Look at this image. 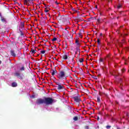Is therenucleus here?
<instances>
[{
    "label": "nucleus",
    "instance_id": "obj_20",
    "mask_svg": "<svg viewBox=\"0 0 129 129\" xmlns=\"http://www.w3.org/2000/svg\"><path fill=\"white\" fill-rule=\"evenodd\" d=\"M45 52H46V50H42V51H41V54H45Z\"/></svg>",
    "mask_w": 129,
    "mask_h": 129
},
{
    "label": "nucleus",
    "instance_id": "obj_18",
    "mask_svg": "<svg viewBox=\"0 0 129 129\" xmlns=\"http://www.w3.org/2000/svg\"><path fill=\"white\" fill-rule=\"evenodd\" d=\"M31 52L32 54H35V53H36V51H35L34 49H32Z\"/></svg>",
    "mask_w": 129,
    "mask_h": 129
},
{
    "label": "nucleus",
    "instance_id": "obj_9",
    "mask_svg": "<svg viewBox=\"0 0 129 129\" xmlns=\"http://www.w3.org/2000/svg\"><path fill=\"white\" fill-rule=\"evenodd\" d=\"M76 44L77 45V46H80V43H79V41L78 39L76 40Z\"/></svg>",
    "mask_w": 129,
    "mask_h": 129
},
{
    "label": "nucleus",
    "instance_id": "obj_26",
    "mask_svg": "<svg viewBox=\"0 0 129 129\" xmlns=\"http://www.w3.org/2000/svg\"><path fill=\"white\" fill-rule=\"evenodd\" d=\"M97 22H98V23H99V22H100V19H97Z\"/></svg>",
    "mask_w": 129,
    "mask_h": 129
},
{
    "label": "nucleus",
    "instance_id": "obj_4",
    "mask_svg": "<svg viewBox=\"0 0 129 129\" xmlns=\"http://www.w3.org/2000/svg\"><path fill=\"white\" fill-rule=\"evenodd\" d=\"M74 99L76 102H80V101H81V99H80V97L79 96L74 97Z\"/></svg>",
    "mask_w": 129,
    "mask_h": 129
},
{
    "label": "nucleus",
    "instance_id": "obj_28",
    "mask_svg": "<svg viewBox=\"0 0 129 129\" xmlns=\"http://www.w3.org/2000/svg\"><path fill=\"white\" fill-rule=\"evenodd\" d=\"M31 97L32 98H34L35 97V96H32Z\"/></svg>",
    "mask_w": 129,
    "mask_h": 129
},
{
    "label": "nucleus",
    "instance_id": "obj_8",
    "mask_svg": "<svg viewBox=\"0 0 129 129\" xmlns=\"http://www.w3.org/2000/svg\"><path fill=\"white\" fill-rule=\"evenodd\" d=\"M11 54L13 57H16V53H15V51L14 50L11 51Z\"/></svg>",
    "mask_w": 129,
    "mask_h": 129
},
{
    "label": "nucleus",
    "instance_id": "obj_32",
    "mask_svg": "<svg viewBox=\"0 0 129 129\" xmlns=\"http://www.w3.org/2000/svg\"><path fill=\"white\" fill-rule=\"evenodd\" d=\"M97 120H99V117H98Z\"/></svg>",
    "mask_w": 129,
    "mask_h": 129
},
{
    "label": "nucleus",
    "instance_id": "obj_34",
    "mask_svg": "<svg viewBox=\"0 0 129 129\" xmlns=\"http://www.w3.org/2000/svg\"><path fill=\"white\" fill-rule=\"evenodd\" d=\"M100 35H101V36H102V34H101H101H100Z\"/></svg>",
    "mask_w": 129,
    "mask_h": 129
},
{
    "label": "nucleus",
    "instance_id": "obj_24",
    "mask_svg": "<svg viewBox=\"0 0 129 129\" xmlns=\"http://www.w3.org/2000/svg\"><path fill=\"white\" fill-rule=\"evenodd\" d=\"M120 8H121V5H119L117 6L118 9H120Z\"/></svg>",
    "mask_w": 129,
    "mask_h": 129
},
{
    "label": "nucleus",
    "instance_id": "obj_29",
    "mask_svg": "<svg viewBox=\"0 0 129 129\" xmlns=\"http://www.w3.org/2000/svg\"><path fill=\"white\" fill-rule=\"evenodd\" d=\"M0 17L1 18H2V17H3V16H2V14L0 13Z\"/></svg>",
    "mask_w": 129,
    "mask_h": 129
},
{
    "label": "nucleus",
    "instance_id": "obj_19",
    "mask_svg": "<svg viewBox=\"0 0 129 129\" xmlns=\"http://www.w3.org/2000/svg\"><path fill=\"white\" fill-rule=\"evenodd\" d=\"M97 102H100V98L99 97H97Z\"/></svg>",
    "mask_w": 129,
    "mask_h": 129
},
{
    "label": "nucleus",
    "instance_id": "obj_11",
    "mask_svg": "<svg viewBox=\"0 0 129 129\" xmlns=\"http://www.w3.org/2000/svg\"><path fill=\"white\" fill-rule=\"evenodd\" d=\"M56 72H57L56 71H54V70H52L51 72V75H52V76H54V75H55V74L56 73Z\"/></svg>",
    "mask_w": 129,
    "mask_h": 129
},
{
    "label": "nucleus",
    "instance_id": "obj_21",
    "mask_svg": "<svg viewBox=\"0 0 129 129\" xmlns=\"http://www.w3.org/2000/svg\"><path fill=\"white\" fill-rule=\"evenodd\" d=\"M80 48V46H77L76 47L77 51H79Z\"/></svg>",
    "mask_w": 129,
    "mask_h": 129
},
{
    "label": "nucleus",
    "instance_id": "obj_13",
    "mask_svg": "<svg viewBox=\"0 0 129 129\" xmlns=\"http://www.w3.org/2000/svg\"><path fill=\"white\" fill-rule=\"evenodd\" d=\"M15 75H16L17 77L21 78V75L19 73H16L15 74Z\"/></svg>",
    "mask_w": 129,
    "mask_h": 129
},
{
    "label": "nucleus",
    "instance_id": "obj_33",
    "mask_svg": "<svg viewBox=\"0 0 129 129\" xmlns=\"http://www.w3.org/2000/svg\"><path fill=\"white\" fill-rule=\"evenodd\" d=\"M1 63H2V61L0 60V64H1Z\"/></svg>",
    "mask_w": 129,
    "mask_h": 129
},
{
    "label": "nucleus",
    "instance_id": "obj_7",
    "mask_svg": "<svg viewBox=\"0 0 129 129\" xmlns=\"http://www.w3.org/2000/svg\"><path fill=\"white\" fill-rule=\"evenodd\" d=\"M68 58V53H66L62 56V59L64 60H67Z\"/></svg>",
    "mask_w": 129,
    "mask_h": 129
},
{
    "label": "nucleus",
    "instance_id": "obj_6",
    "mask_svg": "<svg viewBox=\"0 0 129 129\" xmlns=\"http://www.w3.org/2000/svg\"><path fill=\"white\" fill-rule=\"evenodd\" d=\"M1 20L2 23H4L5 24L7 23V19H6L5 17L1 16Z\"/></svg>",
    "mask_w": 129,
    "mask_h": 129
},
{
    "label": "nucleus",
    "instance_id": "obj_27",
    "mask_svg": "<svg viewBox=\"0 0 129 129\" xmlns=\"http://www.w3.org/2000/svg\"><path fill=\"white\" fill-rule=\"evenodd\" d=\"M98 43L99 44V43H100V41L99 40V39H98Z\"/></svg>",
    "mask_w": 129,
    "mask_h": 129
},
{
    "label": "nucleus",
    "instance_id": "obj_22",
    "mask_svg": "<svg viewBox=\"0 0 129 129\" xmlns=\"http://www.w3.org/2000/svg\"><path fill=\"white\" fill-rule=\"evenodd\" d=\"M111 127V126H110V125H107V126H106V128H110Z\"/></svg>",
    "mask_w": 129,
    "mask_h": 129
},
{
    "label": "nucleus",
    "instance_id": "obj_10",
    "mask_svg": "<svg viewBox=\"0 0 129 129\" xmlns=\"http://www.w3.org/2000/svg\"><path fill=\"white\" fill-rule=\"evenodd\" d=\"M24 4L25 5H26V6H30L29 0H24Z\"/></svg>",
    "mask_w": 129,
    "mask_h": 129
},
{
    "label": "nucleus",
    "instance_id": "obj_30",
    "mask_svg": "<svg viewBox=\"0 0 129 129\" xmlns=\"http://www.w3.org/2000/svg\"><path fill=\"white\" fill-rule=\"evenodd\" d=\"M88 127H89L88 126H86V128H88Z\"/></svg>",
    "mask_w": 129,
    "mask_h": 129
},
{
    "label": "nucleus",
    "instance_id": "obj_12",
    "mask_svg": "<svg viewBox=\"0 0 129 129\" xmlns=\"http://www.w3.org/2000/svg\"><path fill=\"white\" fill-rule=\"evenodd\" d=\"M18 86V84H17V83L14 82L12 84V87H16V86Z\"/></svg>",
    "mask_w": 129,
    "mask_h": 129
},
{
    "label": "nucleus",
    "instance_id": "obj_3",
    "mask_svg": "<svg viewBox=\"0 0 129 129\" xmlns=\"http://www.w3.org/2000/svg\"><path fill=\"white\" fill-rule=\"evenodd\" d=\"M45 101H44V99H38L36 100V103L37 104H42V103H44Z\"/></svg>",
    "mask_w": 129,
    "mask_h": 129
},
{
    "label": "nucleus",
    "instance_id": "obj_16",
    "mask_svg": "<svg viewBox=\"0 0 129 129\" xmlns=\"http://www.w3.org/2000/svg\"><path fill=\"white\" fill-rule=\"evenodd\" d=\"M78 120V117L77 116H75L74 117V120Z\"/></svg>",
    "mask_w": 129,
    "mask_h": 129
},
{
    "label": "nucleus",
    "instance_id": "obj_25",
    "mask_svg": "<svg viewBox=\"0 0 129 129\" xmlns=\"http://www.w3.org/2000/svg\"><path fill=\"white\" fill-rule=\"evenodd\" d=\"M80 63H82V62H83V59H80Z\"/></svg>",
    "mask_w": 129,
    "mask_h": 129
},
{
    "label": "nucleus",
    "instance_id": "obj_2",
    "mask_svg": "<svg viewBox=\"0 0 129 129\" xmlns=\"http://www.w3.org/2000/svg\"><path fill=\"white\" fill-rule=\"evenodd\" d=\"M53 103V99L51 98H45L44 99V104L46 105H49Z\"/></svg>",
    "mask_w": 129,
    "mask_h": 129
},
{
    "label": "nucleus",
    "instance_id": "obj_17",
    "mask_svg": "<svg viewBox=\"0 0 129 129\" xmlns=\"http://www.w3.org/2000/svg\"><path fill=\"white\" fill-rule=\"evenodd\" d=\"M57 40V38L56 37H54L52 39V41H53V42H55V41Z\"/></svg>",
    "mask_w": 129,
    "mask_h": 129
},
{
    "label": "nucleus",
    "instance_id": "obj_23",
    "mask_svg": "<svg viewBox=\"0 0 129 129\" xmlns=\"http://www.w3.org/2000/svg\"><path fill=\"white\" fill-rule=\"evenodd\" d=\"M44 12H45V13H48V12H49V10H47V9H45V10H44Z\"/></svg>",
    "mask_w": 129,
    "mask_h": 129
},
{
    "label": "nucleus",
    "instance_id": "obj_15",
    "mask_svg": "<svg viewBox=\"0 0 129 129\" xmlns=\"http://www.w3.org/2000/svg\"><path fill=\"white\" fill-rule=\"evenodd\" d=\"M20 71H25V68L24 67H22V68H20Z\"/></svg>",
    "mask_w": 129,
    "mask_h": 129
},
{
    "label": "nucleus",
    "instance_id": "obj_5",
    "mask_svg": "<svg viewBox=\"0 0 129 129\" xmlns=\"http://www.w3.org/2000/svg\"><path fill=\"white\" fill-rule=\"evenodd\" d=\"M56 85H57V89L58 90H61V89H63V86H62L61 85V84L59 83H56Z\"/></svg>",
    "mask_w": 129,
    "mask_h": 129
},
{
    "label": "nucleus",
    "instance_id": "obj_1",
    "mask_svg": "<svg viewBox=\"0 0 129 129\" xmlns=\"http://www.w3.org/2000/svg\"><path fill=\"white\" fill-rule=\"evenodd\" d=\"M66 73L64 71H61L58 76V78L59 79H62L67 80V78L66 77Z\"/></svg>",
    "mask_w": 129,
    "mask_h": 129
},
{
    "label": "nucleus",
    "instance_id": "obj_31",
    "mask_svg": "<svg viewBox=\"0 0 129 129\" xmlns=\"http://www.w3.org/2000/svg\"><path fill=\"white\" fill-rule=\"evenodd\" d=\"M79 36L80 37H81V34L80 33L79 34Z\"/></svg>",
    "mask_w": 129,
    "mask_h": 129
},
{
    "label": "nucleus",
    "instance_id": "obj_14",
    "mask_svg": "<svg viewBox=\"0 0 129 129\" xmlns=\"http://www.w3.org/2000/svg\"><path fill=\"white\" fill-rule=\"evenodd\" d=\"M24 23L23 22H22L21 24H20V27L21 28V29H23V28H24Z\"/></svg>",
    "mask_w": 129,
    "mask_h": 129
}]
</instances>
